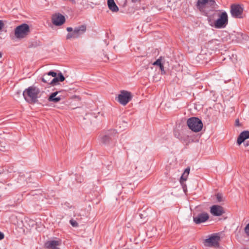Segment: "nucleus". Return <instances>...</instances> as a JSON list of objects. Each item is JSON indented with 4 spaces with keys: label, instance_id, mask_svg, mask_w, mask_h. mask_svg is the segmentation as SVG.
I'll return each instance as SVG.
<instances>
[{
    "label": "nucleus",
    "instance_id": "obj_1",
    "mask_svg": "<svg viewBox=\"0 0 249 249\" xmlns=\"http://www.w3.org/2000/svg\"><path fill=\"white\" fill-rule=\"evenodd\" d=\"M40 89L35 86H31L26 89L22 95L25 100L29 104H35L38 102Z\"/></svg>",
    "mask_w": 249,
    "mask_h": 249
},
{
    "label": "nucleus",
    "instance_id": "obj_2",
    "mask_svg": "<svg viewBox=\"0 0 249 249\" xmlns=\"http://www.w3.org/2000/svg\"><path fill=\"white\" fill-rule=\"evenodd\" d=\"M117 131L114 129L105 131L100 135L99 138L100 142L105 145L113 144V141L117 137Z\"/></svg>",
    "mask_w": 249,
    "mask_h": 249
},
{
    "label": "nucleus",
    "instance_id": "obj_3",
    "mask_svg": "<svg viewBox=\"0 0 249 249\" xmlns=\"http://www.w3.org/2000/svg\"><path fill=\"white\" fill-rule=\"evenodd\" d=\"M214 0H198L196 6L198 9L207 14L209 11H213L215 8Z\"/></svg>",
    "mask_w": 249,
    "mask_h": 249
},
{
    "label": "nucleus",
    "instance_id": "obj_4",
    "mask_svg": "<svg viewBox=\"0 0 249 249\" xmlns=\"http://www.w3.org/2000/svg\"><path fill=\"white\" fill-rule=\"evenodd\" d=\"M189 128L193 132H198L201 131L203 127V123L200 119L197 117H191L187 121Z\"/></svg>",
    "mask_w": 249,
    "mask_h": 249
},
{
    "label": "nucleus",
    "instance_id": "obj_5",
    "mask_svg": "<svg viewBox=\"0 0 249 249\" xmlns=\"http://www.w3.org/2000/svg\"><path fill=\"white\" fill-rule=\"evenodd\" d=\"M30 32V30L29 25L26 23H22L15 28V36L17 38H23L26 37Z\"/></svg>",
    "mask_w": 249,
    "mask_h": 249
},
{
    "label": "nucleus",
    "instance_id": "obj_6",
    "mask_svg": "<svg viewBox=\"0 0 249 249\" xmlns=\"http://www.w3.org/2000/svg\"><path fill=\"white\" fill-rule=\"evenodd\" d=\"M213 27L217 29L223 28L226 27L228 23V15L226 12L220 13L219 16L214 22Z\"/></svg>",
    "mask_w": 249,
    "mask_h": 249
},
{
    "label": "nucleus",
    "instance_id": "obj_7",
    "mask_svg": "<svg viewBox=\"0 0 249 249\" xmlns=\"http://www.w3.org/2000/svg\"><path fill=\"white\" fill-rule=\"evenodd\" d=\"M118 102L123 106L126 105L132 98L130 92L126 90H121L117 97Z\"/></svg>",
    "mask_w": 249,
    "mask_h": 249
},
{
    "label": "nucleus",
    "instance_id": "obj_8",
    "mask_svg": "<svg viewBox=\"0 0 249 249\" xmlns=\"http://www.w3.org/2000/svg\"><path fill=\"white\" fill-rule=\"evenodd\" d=\"M220 237L215 234H212L211 236L205 239L204 244L205 246L208 247H217L219 245Z\"/></svg>",
    "mask_w": 249,
    "mask_h": 249
},
{
    "label": "nucleus",
    "instance_id": "obj_9",
    "mask_svg": "<svg viewBox=\"0 0 249 249\" xmlns=\"http://www.w3.org/2000/svg\"><path fill=\"white\" fill-rule=\"evenodd\" d=\"M243 8L240 4H232L231 6V16L235 18H242Z\"/></svg>",
    "mask_w": 249,
    "mask_h": 249
},
{
    "label": "nucleus",
    "instance_id": "obj_10",
    "mask_svg": "<svg viewBox=\"0 0 249 249\" xmlns=\"http://www.w3.org/2000/svg\"><path fill=\"white\" fill-rule=\"evenodd\" d=\"M209 215L208 213L203 212L193 216V221L196 224L204 223L208 220Z\"/></svg>",
    "mask_w": 249,
    "mask_h": 249
},
{
    "label": "nucleus",
    "instance_id": "obj_11",
    "mask_svg": "<svg viewBox=\"0 0 249 249\" xmlns=\"http://www.w3.org/2000/svg\"><path fill=\"white\" fill-rule=\"evenodd\" d=\"M210 213L213 216H219L222 215L225 213V211L223 208L221 206L214 205L211 207Z\"/></svg>",
    "mask_w": 249,
    "mask_h": 249
},
{
    "label": "nucleus",
    "instance_id": "obj_12",
    "mask_svg": "<svg viewBox=\"0 0 249 249\" xmlns=\"http://www.w3.org/2000/svg\"><path fill=\"white\" fill-rule=\"evenodd\" d=\"M65 17L59 13L53 15L52 17V22L56 26L61 25L65 22Z\"/></svg>",
    "mask_w": 249,
    "mask_h": 249
},
{
    "label": "nucleus",
    "instance_id": "obj_13",
    "mask_svg": "<svg viewBox=\"0 0 249 249\" xmlns=\"http://www.w3.org/2000/svg\"><path fill=\"white\" fill-rule=\"evenodd\" d=\"M220 13L218 11H214L212 14L207 15L208 23L212 27L213 26L214 22L219 16Z\"/></svg>",
    "mask_w": 249,
    "mask_h": 249
},
{
    "label": "nucleus",
    "instance_id": "obj_14",
    "mask_svg": "<svg viewBox=\"0 0 249 249\" xmlns=\"http://www.w3.org/2000/svg\"><path fill=\"white\" fill-rule=\"evenodd\" d=\"M59 244V242L58 241H48L45 243V247L47 249H60L58 247Z\"/></svg>",
    "mask_w": 249,
    "mask_h": 249
},
{
    "label": "nucleus",
    "instance_id": "obj_15",
    "mask_svg": "<svg viewBox=\"0 0 249 249\" xmlns=\"http://www.w3.org/2000/svg\"><path fill=\"white\" fill-rule=\"evenodd\" d=\"M249 138V131L245 130L242 132L239 135L237 140V143L238 145H240L246 139Z\"/></svg>",
    "mask_w": 249,
    "mask_h": 249
},
{
    "label": "nucleus",
    "instance_id": "obj_16",
    "mask_svg": "<svg viewBox=\"0 0 249 249\" xmlns=\"http://www.w3.org/2000/svg\"><path fill=\"white\" fill-rule=\"evenodd\" d=\"M87 30V26L86 25H82L78 27H75L73 32L74 33L75 35L76 36V37H79L80 36L84 34Z\"/></svg>",
    "mask_w": 249,
    "mask_h": 249
},
{
    "label": "nucleus",
    "instance_id": "obj_17",
    "mask_svg": "<svg viewBox=\"0 0 249 249\" xmlns=\"http://www.w3.org/2000/svg\"><path fill=\"white\" fill-rule=\"evenodd\" d=\"M58 93V91L52 93L48 99V101L55 103L59 102L61 100V98L59 96H56Z\"/></svg>",
    "mask_w": 249,
    "mask_h": 249
},
{
    "label": "nucleus",
    "instance_id": "obj_18",
    "mask_svg": "<svg viewBox=\"0 0 249 249\" xmlns=\"http://www.w3.org/2000/svg\"><path fill=\"white\" fill-rule=\"evenodd\" d=\"M108 8L113 12H116L119 11V8L116 4L114 0H107V1Z\"/></svg>",
    "mask_w": 249,
    "mask_h": 249
},
{
    "label": "nucleus",
    "instance_id": "obj_19",
    "mask_svg": "<svg viewBox=\"0 0 249 249\" xmlns=\"http://www.w3.org/2000/svg\"><path fill=\"white\" fill-rule=\"evenodd\" d=\"M41 80L43 82L51 85L52 78L51 76H49L47 73H45L43 75Z\"/></svg>",
    "mask_w": 249,
    "mask_h": 249
},
{
    "label": "nucleus",
    "instance_id": "obj_20",
    "mask_svg": "<svg viewBox=\"0 0 249 249\" xmlns=\"http://www.w3.org/2000/svg\"><path fill=\"white\" fill-rule=\"evenodd\" d=\"M189 172H190L189 168H187L185 170L184 172L183 173V174H182V175L181 176V177L180 178V181L181 183H182V181L186 180L187 178L189 173Z\"/></svg>",
    "mask_w": 249,
    "mask_h": 249
},
{
    "label": "nucleus",
    "instance_id": "obj_21",
    "mask_svg": "<svg viewBox=\"0 0 249 249\" xmlns=\"http://www.w3.org/2000/svg\"><path fill=\"white\" fill-rule=\"evenodd\" d=\"M215 197L216 199V202L218 203H221L224 201L223 195L221 193H217L215 195Z\"/></svg>",
    "mask_w": 249,
    "mask_h": 249
},
{
    "label": "nucleus",
    "instance_id": "obj_22",
    "mask_svg": "<svg viewBox=\"0 0 249 249\" xmlns=\"http://www.w3.org/2000/svg\"><path fill=\"white\" fill-rule=\"evenodd\" d=\"M59 82H60V81L56 76L52 79L51 82V85L52 86L57 85L58 84Z\"/></svg>",
    "mask_w": 249,
    "mask_h": 249
},
{
    "label": "nucleus",
    "instance_id": "obj_23",
    "mask_svg": "<svg viewBox=\"0 0 249 249\" xmlns=\"http://www.w3.org/2000/svg\"><path fill=\"white\" fill-rule=\"evenodd\" d=\"M71 38H77L73 31L72 33H68L66 36L67 39H70Z\"/></svg>",
    "mask_w": 249,
    "mask_h": 249
},
{
    "label": "nucleus",
    "instance_id": "obj_24",
    "mask_svg": "<svg viewBox=\"0 0 249 249\" xmlns=\"http://www.w3.org/2000/svg\"><path fill=\"white\" fill-rule=\"evenodd\" d=\"M70 223L71 225V226L73 227H77L78 226V223L74 220V219H71L70 220Z\"/></svg>",
    "mask_w": 249,
    "mask_h": 249
},
{
    "label": "nucleus",
    "instance_id": "obj_25",
    "mask_svg": "<svg viewBox=\"0 0 249 249\" xmlns=\"http://www.w3.org/2000/svg\"><path fill=\"white\" fill-rule=\"evenodd\" d=\"M57 77L60 80V82H63L65 80V78L61 72H59Z\"/></svg>",
    "mask_w": 249,
    "mask_h": 249
},
{
    "label": "nucleus",
    "instance_id": "obj_26",
    "mask_svg": "<svg viewBox=\"0 0 249 249\" xmlns=\"http://www.w3.org/2000/svg\"><path fill=\"white\" fill-rule=\"evenodd\" d=\"M162 63H161L160 59H158L156 61H155L153 63V65L158 66L159 67L161 65Z\"/></svg>",
    "mask_w": 249,
    "mask_h": 249
},
{
    "label": "nucleus",
    "instance_id": "obj_27",
    "mask_svg": "<svg viewBox=\"0 0 249 249\" xmlns=\"http://www.w3.org/2000/svg\"><path fill=\"white\" fill-rule=\"evenodd\" d=\"M47 74L49 76H52L53 77H55L57 76V73L53 71H50L48 72L47 73Z\"/></svg>",
    "mask_w": 249,
    "mask_h": 249
},
{
    "label": "nucleus",
    "instance_id": "obj_28",
    "mask_svg": "<svg viewBox=\"0 0 249 249\" xmlns=\"http://www.w3.org/2000/svg\"><path fill=\"white\" fill-rule=\"evenodd\" d=\"M245 232L249 236V223L248 224L245 228Z\"/></svg>",
    "mask_w": 249,
    "mask_h": 249
},
{
    "label": "nucleus",
    "instance_id": "obj_29",
    "mask_svg": "<svg viewBox=\"0 0 249 249\" xmlns=\"http://www.w3.org/2000/svg\"><path fill=\"white\" fill-rule=\"evenodd\" d=\"M159 67H160V71H161V73H162V74H164V73H165V71H164V66H163V64H162L161 65H160V66H159Z\"/></svg>",
    "mask_w": 249,
    "mask_h": 249
},
{
    "label": "nucleus",
    "instance_id": "obj_30",
    "mask_svg": "<svg viewBox=\"0 0 249 249\" xmlns=\"http://www.w3.org/2000/svg\"><path fill=\"white\" fill-rule=\"evenodd\" d=\"M4 24L2 20H0V31L4 27Z\"/></svg>",
    "mask_w": 249,
    "mask_h": 249
},
{
    "label": "nucleus",
    "instance_id": "obj_31",
    "mask_svg": "<svg viewBox=\"0 0 249 249\" xmlns=\"http://www.w3.org/2000/svg\"><path fill=\"white\" fill-rule=\"evenodd\" d=\"M67 31L68 32H71L73 31V29H72V27H67Z\"/></svg>",
    "mask_w": 249,
    "mask_h": 249
},
{
    "label": "nucleus",
    "instance_id": "obj_32",
    "mask_svg": "<svg viewBox=\"0 0 249 249\" xmlns=\"http://www.w3.org/2000/svg\"><path fill=\"white\" fill-rule=\"evenodd\" d=\"M235 125L236 126H240V123H239V121L238 119L236 120V121H235Z\"/></svg>",
    "mask_w": 249,
    "mask_h": 249
},
{
    "label": "nucleus",
    "instance_id": "obj_33",
    "mask_svg": "<svg viewBox=\"0 0 249 249\" xmlns=\"http://www.w3.org/2000/svg\"><path fill=\"white\" fill-rule=\"evenodd\" d=\"M4 238V234L2 232L0 231V240H1Z\"/></svg>",
    "mask_w": 249,
    "mask_h": 249
},
{
    "label": "nucleus",
    "instance_id": "obj_34",
    "mask_svg": "<svg viewBox=\"0 0 249 249\" xmlns=\"http://www.w3.org/2000/svg\"><path fill=\"white\" fill-rule=\"evenodd\" d=\"M186 189V188H185V187H183V190H184V192H185Z\"/></svg>",
    "mask_w": 249,
    "mask_h": 249
},
{
    "label": "nucleus",
    "instance_id": "obj_35",
    "mask_svg": "<svg viewBox=\"0 0 249 249\" xmlns=\"http://www.w3.org/2000/svg\"><path fill=\"white\" fill-rule=\"evenodd\" d=\"M2 56V54L0 53V58Z\"/></svg>",
    "mask_w": 249,
    "mask_h": 249
},
{
    "label": "nucleus",
    "instance_id": "obj_36",
    "mask_svg": "<svg viewBox=\"0 0 249 249\" xmlns=\"http://www.w3.org/2000/svg\"><path fill=\"white\" fill-rule=\"evenodd\" d=\"M245 145H246V146H248V145H249V144H248V143H246L245 144Z\"/></svg>",
    "mask_w": 249,
    "mask_h": 249
},
{
    "label": "nucleus",
    "instance_id": "obj_37",
    "mask_svg": "<svg viewBox=\"0 0 249 249\" xmlns=\"http://www.w3.org/2000/svg\"><path fill=\"white\" fill-rule=\"evenodd\" d=\"M78 182H81V180H79V181H77Z\"/></svg>",
    "mask_w": 249,
    "mask_h": 249
}]
</instances>
